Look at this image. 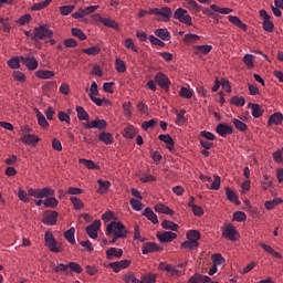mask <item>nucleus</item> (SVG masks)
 I'll return each instance as SVG.
<instances>
[{
	"mask_svg": "<svg viewBox=\"0 0 283 283\" xmlns=\"http://www.w3.org/2000/svg\"><path fill=\"white\" fill-rule=\"evenodd\" d=\"M106 233L108 235L114 234V239L111 241L112 244L118 240V238H127V230H125V226L122 222L113 221L106 228Z\"/></svg>",
	"mask_w": 283,
	"mask_h": 283,
	"instance_id": "obj_1",
	"label": "nucleus"
},
{
	"mask_svg": "<svg viewBox=\"0 0 283 283\" xmlns=\"http://www.w3.org/2000/svg\"><path fill=\"white\" fill-rule=\"evenodd\" d=\"M54 36V32L48 29V25L42 24L34 29V38L35 41H43L45 39H52Z\"/></svg>",
	"mask_w": 283,
	"mask_h": 283,
	"instance_id": "obj_2",
	"label": "nucleus"
},
{
	"mask_svg": "<svg viewBox=\"0 0 283 283\" xmlns=\"http://www.w3.org/2000/svg\"><path fill=\"white\" fill-rule=\"evenodd\" d=\"M172 17L180 23H185V25H192L191 15H189V11H187L186 9L178 8Z\"/></svg>",
	"mask_w": 283,
	"mask_h": 283,
	"instance_id": "obj_3",
	"label": "nucleus"
},
{
	"mask_svg": "<svg viewBox=\"0 0 283 283\" xmlns=\"http://www.w3.org/2000/svg\"><path fill=\"white\" fill-rule=\"evenodd\" d=\"M171 17H174V11L171 10V8H157V21H161L163 23H169V21H171Z\"/></svg>",
	"mask_w": 283,
	"mask_h": 283,
	"instance_id": "obj_4",
	"label": "nucleus"
},
{
	"mask_svg": "<svg viewBox=\"0 0 283 283\" xmlns=\"http://www.w3.org/2000/svg\"><path fill=\"white\" fill-rule=\"evenodd\" d=\"M222 238H226V240H230V242H235V240L240 238V233H238V230H235V227H233V224L229 223L224 228H222Z\"/></svg>",
	"mask_w": 283,
	"mask_h": 283,
	"instance_id": "obj_5",
	"label": "nucleus"
},
{
	"mask_svg": "<svg viewBox=\"0 0 283 283\" xmlns=\"http://www.w3.org/2000/svg\"><path fill=\"white\" fill-rule=\"evenodd\" d=\"M45 240V247L52 252V253H61V248L59 247V242L54 240V235L50 232H46L44 235Z\"/></svg>",
	"mask_w": 283,
	"mask_h": 283,
	"instance_id": "obj_6",
	"label": "nucleus"
},
{
	"mask_svg": "<svg viewBox=\"0 0 283 283\" xmlns=\"http://www.w3.org/2000/svg\"><path fill=\"white\" fill-rule=\"evenodd\" d=\"M28 196H32L33 198H48V196H54V190L50 188L34 189L31 188L28 190Z\"/></svg>",
	"mask_w": 283,
	"mask_h": 283,
	"instance_id": "obj_7",
	"label": "nucleus"
},
{
	"mask_svg": "<svg viewBox=\"0 0 283 283\" xmlns=\"http://www.w3.org/2000/svg\"><path fill=\"white\" fill-rule=\"evenodd\" d=\"M259 14L261 19H263V30L265 32H273L275 24H273V21H271V15L266 12V10H260Z\"/></svg>",
	"mask_w": 283,
	"mask_h": 283,
	"instance_id": "obj_8",
	"label": "nucleus"
},
{
	"mask_svg": "<svg viewBox=\"0 0 283 283\" xmlns=\"http://www.w3.org/2000/svg\"><path fill=\"white\" fill-rule=\"evenodd\" d=\"M85 129H107V122L105 119H94L84 124Z\"/></svg>",
	"mask_w": 283,
	"mask_h": 283,
	"instance_id": "obj_9",
	"label": "nucleus"
},
{
	"mask_svg": "<svg viewBox=\"0 0 283 283\" xmlns=\"http://www.w3.org/2000/svg\"><path fill=\"white\" fill-rule=\"evenodd\" d=\"M98 229H101V220H95L86 227V233L92 240H96L98 238Z\"/></svg>",
	"mask_w": 283,
	"mask_h": 283,
	"instance_id": "obj_10",
	"label": "nucleus"
},
{
	"mask_svg": "<svg viewBox=\"0 0 283 283\" xmlns=\"http://www.w3.org/2000/svg\"><path fill=\"white\" fill-rule=\"evenodd\" d=\"M156 83L161 87V90H165L166 92H169V86L171 85V81H169V77L165 75L164 73H158L155 76Z\"/></svg>",
	"mask_w": 283,
	"mask_h": 283,
	"instance_id": "obj_11",
	"label": "nucleus"
},
{
	"mask_svg": "<svg viewBox=\"0 0 283 283\" xmlns=\"http://www.w3.org/2000/svg\"><path fill=\"white\" fill-rule=\"evenodd\" d=\"M178 238V234L171 232V231H164L157 233V239L159 242H174Z\"/></svg>",
	"mask_w": 283,
	"mask_h": 283,
	"instance_id": "obj_12",
	"label": "nucleus"
},
{
	"mask_svg": "<svg viewBox=\"0 0 283 283\" xmlns=\"http://www.w3.org/2000/svg\"><path fill=\"white\" fill-rule=\"evenodd\" d=\"M21 63L22 65H25V67H28V70L31 72L39 67V62L34 57L21 56Z\"/></svg>",
	"mask_w": 283,
	"mask_h": 283,
	"instance_id": "obj_13",
	"label": "nucleus"
},
{
	"mask_svg": "<svg viewBox=\"0 0 283 283\" xmlns=\"http://www.w3.org/2000/svg\"><path fill=\"white\" fill-rule=\"evenodd\" d=\"M216 132L219 134V136H229V134H233V126L228 124H219L216 128Z\"/></svg>",
	"mask_w": 283,
	"mask_h": 283,
	"instance_id": "obj_14",
	"label": "nucleus"
},
{
	"mask_svg": "<svg viewBox=\"0 0 283 283\" xmlns=\"http://www.w3.org/2000/svg\"><path fill=\"white\" fill-rule=\"evenodd\" d=\"M59 220V212L52 211L51 213L43 217V224H49L50 227H54Z\"/></svg>",
	"mask_w": 283,
	"mask_h": 283,
	"instance_id": "obj_15",
	"label": "nucleus"
},
{
	"mask_svg": "<svg viewBox=\"0 0 283 283\" xmlns=\"http://www.w3.org/2000/svg\"><path fill=\"white\" fill-rule=\"evenodd\" d=\"M283 115L280 112L273 113L268 119V127H273V125H282Z\"/></svg>",
	"mask_w": 283,
	"mask_h": 283,
	"instance_id": "obj_16",
	"label": "nucleus"
},
{
	"mask_svg": "<svg viewBox=\"0 0 283 283\" xmlns=\"http://www.w3.org/2000/svg\"><path fill=\"white\" fill-rule=\"evenodd\" d=\"M157 251H160V247H158L154 242H146L143 245L142 253L144 255H147V253H156Z\"/></svg>",
	"mask_w": 283,
	"mask_h": 283,
	"instance_id": "obj_17",
	"label": "nucleus"
},
{
	"mask_svg": "<svg viewBox=\"0 0 283 283\" xmlns=\"http://www.w3.org/2000/svg\"><path fill=\"white\" fill-rule=\"evenodd\" d=\"M211 277L202 275L200 273H195L189 280L188 283H209Z\"/></svg>",
	"mask_w": 283,
	"mask_h": 283,
	"instance_id": "obj_18",
	"label": "nucleus"
},
{
	"mask_svg": "<svg viewBox=\"0 0 283 283\" xmlns=\"http://www.w3.org/2000/svg\"><path fill=\"white\" fill-rule=\"evenodd\" d=\"M155 36H158V39H161V41H170L171 40V33L167 29H156L154 31Z\"/></svg>",
	"mask_w": 283,
	"mask_h": 283,
	"instance_id": "obj_19",
	"label": "nucleus"
},
{
	"mask_svg": "<svg viewBox=\"0 0 283 283\" xmlns=\"http://www.w3.org/2000/svg\"><path fill=\"white\" fill-rule=\"evenodd\" d=\"M107 260H114V258H123V249L109 248L106 250Z\"/></svg>",
	"mask_w": 283,
	"mask_h": 283,
	"instance_id": "obj_20",
	"label": "nucleus"
},
{
	"mask_svg": "<svg viewBox=\"0 0 283 283\" xmlns=\"http://www.w3.org/2000/svg\"><path fill=\"white\" fill-rule=\"evenodd\" d=\"M21 140H22V143H24L25 145H36V143H39V140H41L40 138H39V136H36V135H23L22 137H21Z\"/></svg>",
	"mask_w": 283,
	"mask_h": 283,
	"instance_id": "obj_21",
	"label": "nucleus"
},
{
	"mask_svg": "<svg viewBox=\"0 0 283 283\" xmlns=\"http://www.w3.org/2000/svg\"><path fill=\"white\" fill-rule=\"evenodd\" d=\"M155 211L157 213H165L166 216H174V210H171L169 207L163 205V203H157L155 206Z\"/></svg>",
	"mask_w": 283,
	"mask_h": 283,
	"instance_id": "obj_22",
	"label": "nucleus"
},
{
	"mask_svg": "<svg viewBox=\"0 0 283 283\" xmlns=\"http://www.w3.org/2000/svg\"><path fill=\"white\" fill-rule=\"evenodd\" d=\"M97 185H99V188L97 189V193H107L109 191V187H112V182L109 181H103V179L97 180Z\"/></svg>",
	"mask_w": 283,
	"mask_h": 283,
	"instance_id": "obj_23",
	"label": "nucleus"
},
{
	"mask_svg": "<svg viewBox=\"0 0 283 283\" xmlns=\"http://www.w3.org/2000/svg\"><path fill=\"white\" fill-rule=\"evenodd\" d=\"M98 139L106 145H112V143H114V135H112V133L102 132L98 135Z\"/></svg>",
	"mask_w": 283,
	"mask_h": 283,
	"instance_id": "obj_24",
	"label": "nucleus"
},
{
	"mask_svg": "<svg viewBox=\"0 0 283 283\" xmlns=\"http://www.w3.org/2000/svg\"><path fill=\"white\" fill-rule=\"evenodd\" d=\"M248 107H251L253 118H260V116L264 114V111L260 107L259 104L249 103Z\"/></svg>",
	"mask_w": 283,
	"mask_h": 283,
	"instance_id": "obj_25",
	"label": "nucleus"
},
{
	"mask_svg": "<svg viewBox=\"0 0 283 283\" xmlns=\"http://www.w3.org/2000/svg\"><path fill=\"white\" fill-rule=\"evenodd\" d=\"M228 19L230 23H233V25H237V28H240L241 30L247 32V24H244L242 20H240V18H238L237 15H229Z\"/></svg>",
	"mask_w": 283,
	"mask_h": 283,
	"instance_id": "obj_26",
	"label": "nucleus"
},
{
	"mask_svg": "<svg viewBox=\"0 0 283 283\" xmlns=\"http://www.w3.org/2000/svg\"><path fill=\"white\" fill-rule=\"evenodd\" d=\"M143 216H145V218H147L148 220H150V222H153V224H158V216H156L154 213V210H151L150 208H146L144 210Z\"/></svg>",
	"mask_w": 283,
	"mask_h": 283,
	"instance_id": "obj_27",
	"label": "nucleus"
},
{
	"mask_svg": "<svg viewBox=\"0 0 283 283\" xmlns=\"http://www.w3.org/2000/svg\"><path fill=\"white\" fill-rule=\"evenodd\" d=\"M226 196L230 202H234V205L237 206L240 205V200H238V195L233 190H231L229 187L226 188Z\"/></svg>",
	"mask_w": 283,
	"mask_h": 283,
	"instance_id": "obj_28",
	"label": "nucleus"
},
{
	"mask_svg": "<svg viewBox=\"0 0 283 283\" xmlns=\"http://www.w3.org/2000/svg\"><path fill=\"white\" fill-rule=\"evenodd\" d=\"M200 247V243L198 241H191L187 240L181 243V249H188V251H193Z\"/></svg>",
	"mask_w": 283,
	"mask_h": 283,
	"instance_id": "obj_29",
	"label": "nucleus"
},
{
	"mask_svg": "<svg viewBox=\"0 0 283 283\" xmlns=\"http://www.w3.org/2000/svg\"><path fill=\"white\" fill-rule=\"evenodd\" d=\"M185 6L188 10H193V12H200L202 10V6L198 4L196 0H186Z\"/></svg>",
	"mask_w": 283,
	"mask_h": 283,
	"instance_id": "obj_30",
	"label": "nucleus"
},
{
	"mask_svg": "<svg viewBox=\"0 0 283 283\" xmlns=\"http://www.w3.org/2000/svg\"><path fill=\"white\" fill-rule=\"evenodd\" d=\"M74 233H76V229L70 228L64 232V238L70 242V244H76V239H74Z\"/></svg>",
	"mask_w": 283,
	"mask_h": 283,
	"instance_id": "obj_31",
	"label": "nucleus"
},
{
	"mask_svg": "<svg viewBox=\"0 0 283 283\" xmlns=\"http://www.w3.org/2000/svg\"><path fill=\"white\" fill-rule=\"evenodd\" d=\"M101 22L106 28H113V30H119L118 23L115 20H112L109 18H102Z\"/></svg>",
	"mask_w": 283,
	"mask_h": 283,
	"instance_id": "obj_32",
	"label": "nucleus"
},
{
	"mask_svg": "<svg viewBox=\"0 0 283 283\" xmlns=\"http://www.w3.org/2000/svg\"><path fill=\"white\" fill-rule=\"evenodd\" d=\"M210 9L213 12H219L220 14H231V12H233V9H231V8H222L217 4H211Z\"/></svg>",
	"mask_w": 283,
	"mask_h": 283,
	"instance_id": "obj_33",
	"label": "nucleus"
},
{
	"mask_svg": "<svg viewBox=\"0 0 283 283\" xmlns=\"http://www.w3.org/2000/svg\"><path fill=\"white\" fill-rule=\"evenodd\" d=\"M50 3H52V0H44L42 2H38V3H34L32 7H31V10L33 12H36L39 10H44V8H48V6H50Z\"/></svg>",
	"mask_w": 283,
	"mask_h": 283,
	"instance_id": "obj_34",
	"label": "nucleus"
},
{
	"mask_svg": "<svg viewBox=\"0 0 283 283\" xmlns=\"http://www.w3.org/2000/svg\"><path fill=\"white\" fill-rule=\"evenodd\" d=\"M76 112L78 120H90V114L85 112L83 106H76Z\"/></svg>",
	"mask_w": 283,
	"mask_h": 283,
	"instance_id": "obj_35",
	"label": "nucleus"
},
{
	"mask_svg": "<svg viewBox=\"0 0 283 283\" xmlns=\"http://www.w3.org/2000/svg\"><path fill=\"white\" fill-rule=\"evenodd\" d=\"M230 103L232 105H235V107H244V105H247V99H244V97H240V96H233L230 99Z\"/></svg>",
	"mask_w": 283,
	"mask_h": 283,
	"instance_id": "obj_36",
	"label": "nucleus"
},
{
	"mask_svg": "<svg viewBox=\"0 0 283 283\" xmlns=\"http://www.w3.org/2000/svg\"><path fill=\"white\" fill-rule=\"evenodd\" d=\"M138 283H156V274L154 273H146L142 275V279Z\"/></svg>",
	"mask_w": 283,
	"mask_h": 283,
	"instance_id": "obj_37",
	"label": "nucleus"
},
{
	"mask_svg": "<svg viewBox=\"0 0 283 283\" xmlns=\"http://www.w3.org/2000/svg\"><path fill=\"white\" fill-rule=\"evenodd\" d=\"M159 140H161V143H166V145H168V149L174 148V138L171 137V135H159Z\"/></svg>",
	"mask_w": 283,
	"mask_h": 283,
	"instance_id": "obj_38",
	"label": "nucleus"
},
{
	"mask_svg": "<svg viewBox=\"0 0 283 283\" xmlns=\"http://www.w3.org/2000/svg\"><path fill=\"white\" fill-rule=\"evenodd\" d=\"M261 187L263 191H266L268 189H271V187H273V180L269 178V175H263Z\"/></svg>",
	"mask_w": 283,
	"mask_h": 283,
	"instance_id": "obj_39",
	"label": "nucleus"
},
{
	"mask_svg": "<svg viewBox=\"0 0 283 283\" xmlns=\"http://www.w3.org/2000/svg\"><path fill=\"white\" fill-rule=\"evenodd\" d=\"M123 280L125 283H139L140 282V280H138L136 277V274H134V272H127L126 274H124Z\"/></svg>",
	"mask_w": 283,
	"mask_h": 283,
	"instance_id": "obj_40",
	"label": "nucleus"
},
{
	"mask_svg": "<svg viewBox=\"0 0 283 283\" xmlns=\"http://www.w3.org/2000/svg\"><path fill=\"white\" fill-rule=\"evenodd\" d=\"M82 52H84V54H88V56H96L101 54V46H91L88 49H83Z\"/></svg>",
	"mask_w": 283,
	"mask_h": 283,
	"instance_id": "obj_41",
	"label": "nucleus"
},
{
	"mask_svg": "<svg viewBox=\"0 0 283 283\" xmlns=\"http://www.w3.org/2000/svg\"><path fill=\"white\" fill-rule=\"evenodd\" d=\"M163 229H167L169 231H178V224L174 223L172 221L169 220H164L161 222Z\"/></svg>",
	"mask_w": 283,
	"mask_h": 283,
	"instance_id": "obj_42",
	"label": "nucleus"
},
{
	"mask_svg": "<svg viewBox=\"0 0 283 283\" xmlns=\"http://www.w3.org/2000/svg\"><path fill=\"white\" fill-rule=\"evenodd\" d=\"M201 235H200V231L198 230H190L187 232V240H191L192 242H198V240H200Z\"/></svg>",
	"mask_w": 283,
	"mask_h": 283,
	"instance_id": "obj_43",
	"label": "nucleus"
},
{
	"mask_svg": "<svg viewBox=\"0 0 283 283\" xmlns=\"http://www.w3.org/2000/svg\"><path fill=\"white\" fill-rule=\"evenodd\" d=\"M44 207H50L51 209H54L55 207H59V200L54 197H46L44 200Z\"/></svg>",
	"mask_w": 283,
	"mask_h": 283,
	"instance_id": "obj_44",
	"label": "nucleus"
},
{
	"mask_svg": "<svg viewBox=\"0 0 283 283\" xmlns=\"http://www.w3.org/2000/svg\"><path fill=\"white\" fill-rule=\"evenodd\" d=\"M20 64H21V56H15L8 61V65L9 67H11V70H19Z\"/></svg>",
	"mask_w": 283,
	"mask_h": 283,
	"instance_id": "obj_45",
	"label": "nucleus"
},
{
	"mask_svg": "<svg viewBox=\"0 0 283 283\" xmlns=\"http://www.w3.org/2000/svg\"><path fill=\"white\" fill-rule=\"evenodd\" d=\"M138 130H136V127L134 126H128L124 129V136L125 138H134V136H136Z\"/></svg>",
	"mask_w": 283,
	"mask_h": 283,
	"instance_id": "obj_46",
	"label": "nucleus"
},
{
	"mask_svg": "<svg viewBox=\"0 0 283 283\" xmlns=\"http://www.w3.org/2000/svg\"><path fill=\"white\" fill-rule=\"evenodd\" d=\"M38 116V123L41 127H49L50 123H48V119L45 118V115H43L41 112L36 111Z\"/></svg>",
	"mask_w": 283,
	"mask_h": 283,
	"instance_id": "obj_47",
	"label": "nucleus"
},
{
	"mask_svg": "<svg viewBox=\"0 0 283 283\" xmlns=\"http://www.w3.org/2000/svg\"><path fill=\"white\" fill-rule=\"evenodd\" d=\"M69 264L60 263L54 268L55 273H65V275H69Z\"/></svg>",
	"mask_w": 283,
	"mask_h": 283,
	"instance_id": "obj_48",
	"label": "nucleus"
},
{
	"mask_svg": "<svg viewBox=\"0 0 283 283\" xmlns=\"http://www.w3.org/2000/svg\"><path fill=\"white\" fill-rule=\"evenodd\" d=\"M71 32L73 36H76L77 39H80V41H85V39H87V35H85V33H83V31L78 28H73Z\"/></svg>",
	"mask_w": 283,
	"mask_h": 283,
	"instance_id": "obj_49",
	"label": "nucleus"
},
{
	"mask_svg": "<svg viewBox=\"0 0 283 283\" xmlns=\"http://www.w3.org/2000/svg\"><path fill=\"white\" fill-rule=\"evenodd\" d=\"M81 165H84L86 169H98V165L90 159H80Z\"/></svg>",
	"mask_w": 283,
	"mask_h": 283,
	"instance_id": "obj_50",
	"label": "nucleus"
},
{
	"mask_svg": "<svg viewBox=\"0 0 283 283\" xmlns=\"http://www.w3.org/2000/svg\"><path fill=\"white\" fill-rule=\"evenodd\" d=\"M130 207L134 209V211H143L144 205L140 202V200L130 199Z\"/></svg>",
	"mask_w": 283,
	"mask_h": 283,
	"instance_id": "obj_51",
	"label": "nucleus"
},
{
	"mask_svg": "<svg viewBox=\"0 0 283 283\" xmlns=\"http://www.w3.org/2000/svg\"><path fill=\"white\" fill-rule=\"evenodd\" d=\"M179 96L182 98H191V96H193V91L184 86L180 88Z\"/></svg>",
	"mask_w": 283,
	"mask_h": 283,
	"instance_id": "obj_52",
	"label": "nucleus"
},
{
	"mask_svg": "<svg viewBox=\"0 0 283 283\" xmlns=\"http://www.w3.org/2000/svg\"><path fill=\"white\" fill-rule=\"evenodd\" d=\"M156 127V119L146 120L142 124V129L147 132V129H154Z\"/></svg>",
	"mask_w": 283,
	"mask_h": 283,
	"instance_id": "obj_53",
	"label": "nucleus"
},
{
	"mask_svg": "<svg viewBox=\"0 0 283 283\" xmlns=\"http://www.w3.org/2000/svg\"><path fill=\"white\" fill-rule=\"evenodd\" d=\"M74 6H62L60 7V12L62 17H67V14H71V12H74Z\"/></svg>",
	"mask_w": 283,
	"mask_h": 283,
	"instance_id": "obj_54",
	"label": "nucleus"
},
{
	"mask_svg": "<svg viewBox=\"0 0 283 283\" xmlns=\"http://www.w3.org/2000/svg\"><path fill=\"white\" fill-rule=\"evenodd\" d=\"M233 220H235L237 222H244L247 221V213H244L243 211H237L233 213Z\"/></svg>",
	"mask_w": 283,
	"mask_h": 283,
	"instance_id": "obj_55",
	"label": "nucleus"
},
{
	"mask_svg": "<svg viewBox=\"0 0 283 283\" xmlns=\"http://www.w3.org/2000/svg\"><path fill=\"white\" fill-rule=\"evenodd\" d=\"M255 56L251 55V54H245L243 57V63L247 65V67H253Z\"/></svg>",
	"mask_w": 283,
	"mask_h": 283,
	"instance_id": "obj_56",
	"label": "nucleus"
},
{
	"mask_svg": "<svg viewBox=\"0 0 283 283\" xmlns=\"http://www.w3.org/2000/svg\"><path fill=\"white\" fill-rule=\"evenodd\" d=\"M70 200L75 210L83 209L84 205H83V201H81V199H78L76 197H71Z\"/></svg>",
	"mask_w": 283,
	"mask_h": 283,
	"instance_id": "obj_57",
	"label": "nucleus"
},
{
	"mask_svg": "<svg viewBox=\"0 0 283 283\" xmlns=\"http://www.w3.org/2000/svg\"><path fill=\"white\" fill-rule=\"evenodd\" d=\"M197 52H200L201 54H209L211 50H213V46L211 45H198L196 46Z\"/></svg>",
	"mask_w": 283,
	"mask_h": 283,
	"instance_id": "obj_58",
	"label": "nucleus"
},
{
	"mask_svg": "<svg viewBox=\"0 0 283 283\" xmlns=\"http://www.w3.org/2000/svg\"><path fill=\"white\" fill-rule=\"evenodd\" d=\"M0 23H1V25H2V30H3V32H10V30H11V25H10V19H4V18H1L0 19Z\"/></svg>",
	"mask_w": 283,
	"mask_h": 283,
	"instance_id": "obj_59",
	"label": "nucleus"
},
{
	"mask_svg": "<svg viewBox=\"0 0 283 283\" xmlns=\"http://www.w3.org/2000/svg\"><path fill=\"white\" fill-rule=\"evenodd\" d=\"M233 125L239 132H247V124L240 119H233Z\"/></svg>",
	"mask_w": 283,
	"mask_h": 283,
	"instance_id": "obj_60",
	"label": "nucleus"
},
{
	"mask_svg": "<svg viewBox=\"0 0 283 283\" xmlns=\"http://www.w3.org/2000/svg\"><path fill=\"white\" fill-rule=\"evenodd\" d=\"M69 269L74 271V273H83V268H81V264L76 262H69Z\"/></svg>",
	"mask_w": 283,
	"mask_h": 283,
	"instance_id": "obj_61",
	"label": "nucleus"
},
{
	"mask_svg": "<svg viewBox=\"0 0 283 283\" xmlns=\"http://www.w3.org/2000/svg\"><path fill=\"white\" fill-rule=\"evenodd\" d=\"M35 76L45 81L48 78H52L54 76V72H35Z\"/></svg>",
	"mask_w": 283,
	"mask_h": 283,
	"instance_id": "obj_62",
	"label": "nucleus"
},
{
	"mask_svg": "<svg viewBox=\"0 0 283 283\" xmlns=\"http://www.w3.org/2000/svg\"><path fill=\"white\" fill-rule=\"evenodd\" d=\"M17 196L19 198V200H21L22 202H30V197H28V192H25V190H19L17 192Z\"/></svg>",
	"mask_w": 283,
	"mask_h": 283,
	"instance_id": "obj_63",
	"label": "nucleus"
},
{
	"mask_svg": "<svg viewBox=\"0 0 283 283\" xmlns=\"http://www.w3.org/2000/svg\"><path fill=\"white\" fill-rule=\"evenodd\" d=\"M123 111H124L125 116H127L128 118L132 117V102L124 103Z\"/></svg>",
	"mask_w": 283,
	"mask_h": 283,
	"instance_id": "obj_64",
	"label": "nucleus"
}]
</instances>
